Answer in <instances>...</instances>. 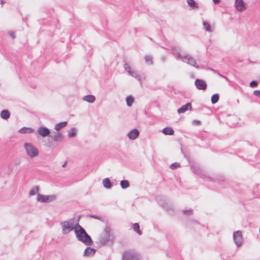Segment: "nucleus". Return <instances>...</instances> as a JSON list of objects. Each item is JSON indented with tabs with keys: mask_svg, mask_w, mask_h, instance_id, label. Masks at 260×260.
I'll return each instance as SVG.
<instances>
[{
	"mask_svg": "<svg viewBox=\"0 0 260 260\" xmlns=\"http://www.w3.org/2000/svg\"><path fill=\"white\" fill-rule=\"evenodd\" d=\"M74 233L77 239L84 244L86 246H91L93 244V241L85 230L79 224V223H75V228Z\"/></svg>",
	"mask_w": 260,
	"mask_h": 260,
	"instance_id": "obj_1",
	"label": "nucleus"
},
{
	"mask_svg": "<svg viewBox=\"0 0 260 260\" xmlns=\"http://www.w3.org/2000/svg\"><path fill=\"white\" fill-rule=\"evenodd\" d=\"M74 218H71L68 221L60 222V225L62 227V232L63 235L68 234L71 231L74 230L75 228V224H74Z\"/></svg>",
	"mask_w": 260,
	"mask_h": 260,
	"instance_id": "obj_2",
	"label": "nucleus"
},
{
	"mask_svg": "<svg viewBox=\"0 0 260 260\" xmlns=\"http://www.w3.org/2000/svg\"><path fill=\"white\" fill-rule=\"evenodd\" d=\"M109 230V228H106L105 230V236L100 238V243L101 245L113 244L114 237L110 234Z\"/></svg>",
	"mask_w": 260,
	"mask_h": 260,
	"instance_id": "obj_3",
	"label": "nucleus"
},
{
	"mask_svg": "<svg viewBox=\"0 0 260 260\" xmlns=\"http://www.w3.org/2000/svg\"><path fill=\"white\" fill-rule=\"evenodd\" d=\"M24 148L27 154L31 157L37 156L39 154V151L37 148L34 146L31 143H25Z\"/></svg>",
	"mask_w": 260,
	"mask_h": 260,
	"instance_id": "obj_4",
	"label": "nucleus"
},
{
	"mask_svg": "<svg viewBox=\"0 0 260 260\" xmlns=\"http://www.w3.org/2000/svg\"><path fill=\"white\" fill-rule=\"evenodd\" d=\"M56 199V196L55 194L44 195L38 193L37 200L41 203H50L55 201Z\"/></svg>",
	"mask_w": 260,
	"mask_h": 260,
	"instance_id": "obj_5",
	"label": "nucleus"
},
{
	"mask_svg": "<svg viewBox=\"0 0 260 260\" xmlns=\"http://www.w3.org/2000/svg\"><path fill=\"white\" fill-rule=\"evenodd\" d=\"M191 171L198 176L205 179V175L204 174L201 167L199 165L194 161L189 162Z\"/></svg>",
	"mask_w": 260,
	"mask_h": 260,
	"instance_id": "obj_6",
	"label": "nucleus"
},
{
	"mask_svg": "<svg viewBox=\"0 0 260 260\" xmlns=\"http://www.w3.org/2000/svg\"><path fill=\"white\" fill-rule=\"evenodd\" d=\"M121 260H140V255L133 251H125L122 254Z\"/></svg>",
	"mask_w": 260,
	"mask_h": 260,
	"instance_id": "obj_7",
	"label": "nucleus"
},
{
	"mask_svg": "<svg viewBox=\"0 0 260 260\" xmlns=\"http://www.w3.org/2000/svg\"><path fill=\"white\" fill-rule=\"evenodd\" d=\"M51 130L45 126H40L36 132V136L38 138L42 137L45 138L46 137H50Z\"/></svg>",
	"mask_w": 260,
	"mask_h": 260,
	"instance_id": "obj_8",
	"label": "nucleus"
},
{
	"mask_svg": "<svg viewBox=\"0 0 260 260\" xmlns=\"http://www.w3.org/2000/svg\"><path fill=\"white\" fill-rule=\"evenodd\" d=\"M205 180L216 182L219 184H222L223 182H224L225 178L222 175L218 174L215 176L213 178L209 176H205Z\"/></svg>",
	"mask_w": 260,
	"mask_h": 260,
	"instance_id": "obj_9",
	"label": "nucleus"
},
{
	"mask_svg": "<svg viewBox=\"0 0 260 260\" xmlns=\"http://www.w3.org/2000/svg\"><path fill=\"white\" fill-rule=\"evenodd\" d=\"M233 239L236 245L239 247L242 244L243 238L242 232L240 231H237L233 234Z\"/></svg>",
	"mask_w": 260,
	"mask_h": 260,
	"instance_id": "obj_10",
	"label": "nucleus"
},
{
	"mask_svg": "<svg viewBox=\"0 0 260 260\" xmlns=\"http://www.w3.org/2000/svg\"><path fill=\"white\" fill-rule=\"evenodd\" d=\"M194 85L198 90H205L207 87L206 82L200 79H197L194 81Z\"/></svg>",
	"mask_w": 260,
	"mask_h": 260,
	"instance_id": "obj_11",
	"label": "nucleus"
},
{
	"mask_svg": "<svg viewBox=\"0 0 260 260\" xmlns=\"http://www.w3.org/2000/svg\"><path fill=\"white\" fill-rule=\"evenodd\" d=\"M235 6L236 10L240 12L246 9V4L243 0H235Z\"/></svg>",
	"mask_w": 260,
	"mask_h": 260,
	"instance_id": "obj_12",
	"label": "nucleus"
},
{
	"mask_svg": "<svg viewBox=\"0 0 260 260\" xmlns=\"http://www.w3.org/2000/svg\"><path fill=\"white\" fill-rule=\"evenodd\" d=\"M139 134V131L137 128H134L128 133L127 136L130 140H134L138 137Z\"/></svg>",
	"mask_w": 260,
	"mask_h": 260,
	"instance_id": "obj_13",
	"label": "nucleus"
},
{
	"mask_svg": "<svg viewBox=\"0 0 260 260\" xmlns=\"http://www.w3.org/2000/svg\"><path fill=\"white\" fill-rule=\"evenodd\" d=\"M54 135H50V138L53 140L54 142H61L64 136L60 133H57L55 131L53 132Z\"/></svg>",
	"mask_w": 260,
	"mask_h": 260,
	"instance_id": "obj_14",
	"label": "nucleus"
},
{
	"mask_svg": "<svg viewBox=\"0 0 260 260\" xmlns=\"http://www.w3.org/2000/svg\"><path fill=\"white\" fill-rule=\"evenodd\" d=\"M192 110V105L190 103H187L185 105L182 106L177 110L179 114L185 113L187 110Z\"/></svg>",
	"mask_w": 260,
	"mask_h": 260,
	"instance_id": "obj_15",
	"label": "nucleus"
},
{
	"mask_svg": "<svg viewBox=\"0 0 260 260\" xmlns=\"http://www.w3.org/2000/svg\"><path fill=\"white\" fill-rule=\"evenodd\" d=\"M96 250L93 248H92L91 247H87L84 251L83 256L86 257H89L93 256Z\"/></svg>",
	"mask_w": 260,
	"mask_h": 260,
	"instance_id": "obj_16",
	"label": "nucleus"
},
{
	"mask_svg": "<svg viewBox=\"0 0 260 260\" xmlns=\"http://www.w3.org/2000/svg\"><path fill=\"white\" fill-rule=\"evenodd\" d=\"M0 116L2 119L8 120L10 117L11 113L8 109H4L1 112Z\"/></svg>",
	"mask_w": 260,
	"mask_h": 260,
	"instance_id": "obj_17",
	"label": "nucleus"
},
{
	"mask_svg": "<svg viewBox=\"0 0 260 260\" xmlns=\"http://www.w3.org/2000/svg\"><path fill=\"white\" fill-rule=\"evenodd\" d=\"M34 131V129L31 127H23L18 131V132L21 134H31Z\"/></svg>",
	"mask_w": 260,
	"mask_h": 260,
	"instance_id": "obj_18",
	"label": "nucleus"
},
{
	"mask_svg": "<svg viewBox=\"0 0 260 260\" xmlns=\"http://www.w3.org/2000/svg\"><path fill=\"white\" fill-rule=\"evenodd\" d=\"M162 133L165 135H173L174 134V131L172 127H166L161 130Z\"/></svg>",
	"mask_w": 260,
	"mask_h": 260,
	"instance_id": "obj_19",
	"label": "nucleus"
},
{
	"mask_svg": "<svg viewBox=\"0 0 260 260\" xmlns=\"http://www.w3.org/2000/svg\"><path fill=\"white\" fill-rule=\"evenodd\" d=\"M83 100L90 103H93L95 101V97L94 95L92 94H88L85 95L83 98Z\"/></svg>",
	"mask_w": 260,
	"mask_h": 260,
	"instance_id": "obj_20",
	"label": "nucleus"
},
{
	"mask_svg": "<svg viewBox=\"0 0 260 260\" xmlns=\"http://www.w3.org/2000/svg\"><path fill=\"white\" fill-rule=\"evenodd\" d=\"M103 184L104 187L106 189H110L111 188V183L109 178H106L103 180Z\"/></svg>",
	"mask_w": 260,
	"mask_h": 260,
	"instance_id": "obj_21",
	"label": "nucleus"
},
{
	"mask_svg": "<svg viewBox=\"0 0 260 260\" xmlns=\"http://www.w3.org/2000/svg\"><path fill=\"white\" fill-rule=\"evenodd\" d=\"M68 124L67 121H62L56 124L55 125V129L57 131H60L62 128L65 127Z\"/></svg>",
	"mask_w": 260,
	"mask_h": 260,
	"instance_id": "obj_22",
	"label": "nucleus"
},
{
	"mask_svg": "<svg viewBox=\"0 0 260 260\" xmlns=\"http://www.w3.org/2000/svg\"><path fill=\"white\" fill-rule=\"evenodd\" d=\"M187 63L190 64V66H193L197 69L200 68V67L197 64L195 59L191 56L189 58V60L188 61H187Z\"/></svg>",
	"mask_w": 260,
	"mask_h": 260,
	"instance_id": "obj_23",
	"label": "nucleus"
},
{
	"mask_svg": "<svg viewBox=\"0 0 260 260\" xmlns=\"http://www.w3.org/2000/svg\"><path fill=\"white\" fill-rule=\"evenodd\" d=\"M135 99L132 95H128L126 98V103L128 107H131L134 102Z\"/></svg>",
	"mask_w": 260,
	"mask_h": 260,
	"instance_id": "obj_24",
	"label": "nucleus"
},
{
	"mask_svg": "<svg viewBox=\"0 0 260 260\" xmlns=\"http://www.w3.org/2000/svg\"><path fill=\"white\" fill-rule=\"evenodd\" d=\"M120 185L121 188L125 189L129 186L130 184L127 180H122L120 181Z\"/></svg>",
	"mask_w": 260,
	"mask_h": 260,
	"instance_id": "obj_25",
	"label": "nucleus"
},
{
	"mask_svg": "<svg viewBox=\"0 0 260 260\" xmlns=\"http://www.w3.org/2000/svg\"><path fill=\"white\" fill-rule=\"evenodd\" d=\"M40 190V187L38 185L35 186L29 192V195L30 196H32L35 195L36 193H38Z\"/></svg>",
	"mask_w": 260,
	"mask_h": 260,
	"instance_id": "obj_26",
	"label": "nucleus"
},
{
	"mask_svg": "<svg viewBox=\"0 0 260 260\" xmlns=\"http://www.w3.org/2000/svg\"><path fill=\"white\" fill-rule=\"evenodd\" d=\"M77 129L76 127H72L69 132L68 136L69 138H73L76 136Z\"/></svg>",
	"mask_w": 260,
	"mask_h": 260,
	"instance_id": "obj_27",
	"label": "nucleus"
},
{
	"mask_svg": "<svg viewBox=\"0 0 260 260\" xmlns=\"http://www.w3.org/2000/svg\"><path fill=\"white\" fill-rule=\"evenodd\" d=\"M188 6L192 9H197L199 6L194 0H187Z\"/></svg>",
	"mask_w": 260,
	"mask_h": 260,
	"instance_id": "obj_28",
	"label": "nucleus"
},
{
	"mask_svg": "<svg viewBox=\"0 0 260 260\" xmlns=\"http://www.w3.org/2000/svg\"><path fill=\"white\" fill-rule=\"evenodd\" d=\"M203 25L204 27V29L208 31V32H211L212 29L210 24L208 22L206 21H203Z\"/></svg>",
	"mask_w": 260,
	"mask_h": 260,
	"instance_id": "obj_29",
	"label": "nucleus"
},
{
	"mask_svg": "<svg viewBox=\"0 0 260 260\" xmlns=\"http://www.w3.org/2000/svg\"><path fill=\"white\" fill-rule=\"evenodd\" d=\"M219 99V95L218 93L213 94L211 98V102L212 104H215L218 102Z\"/></svg>",
	"mask_w": 260,
	"mask_h": 260,
	"instance_id": "obj_30",
	"label": "nucleus"
},
{
	"mask_svg": "<svg viewBox=\"0 0 260 260\" xmlns=\"http://www.w3.org/2000/svg\"><path fill=\"white\" fill-rule=\"evenodd\" d=\"M133 230L139 235H141L142 234V232L140 230V225L138 223H134Z\"/></svg>",
	"mask_w": 260,
	"mask_h": 260,
	"instance_id": "obj_31",
	"label": "nucleus"
},
{
	"mask_svg": "<svg viewBox=\"0 0 260 260\" xmlns=\"http://www.w3.org/2000/svg\"><path fill=\"white\" fill-rule=\"evenodd\" d=\"M146 63L152 65L153 63V61L152 60V56L151 55H146L144 57Z\"/></svg>",
	"mask_w": 260,
	"mask_h": 260,
	"instance_id": "obj_32",
	"label": "nucleus"
},
{
	"mask_svg": "<svg viewBox=\"0 0 260 260\" xmlns=\"http://www.w3.org/2000/svg\"><path fill=\"white\" fill-rule=\"evenodd\" d=\"M181 152L182 153L183 155H184V157L187 159V160L189 162H191L190 161V156L189 154L187 153V151L186 150H185L183 149H181Z\"/></svg>",
	"mask_w": 260,
	"mask_h": 260,
	"instance_id": "obj_33",
	"label": "nucleus"
},
{
	"mask_svg": "<svg viewBox=\"0 0 260 260\" xmlns=\"http://www.w3.org/2000/svg\"><path fill=\"white\" fill-rule=\"evenodd\" d=\"M132 77L135 78L136 79H137L138 81H141V77L140 76H139L138 75V74L135 71H132L131 72V73H130L129 74Z\"/></svg>",
	"mask_w": 260,
	"mask_h": 260,
	"instance_id": "obj_34",
	"label": "nucleus"
},
{
	"mask_svg": "<svg viewBox=\"0 0 260 260\" xmlns=\"http://www.w3.org/2000/svg\"><path fill=\"white\" fill-rule=\"evenodd\" d=\"M123 67L124 68L125 70L129 74H130V73H131V72L133 71L131 70L130 66L127 63L125 62L124 64Z\"/></svg>",
	"mask_w": 260,
	"mask_h": 260,
	"instance_id": "obj_35",
	"label": "nucleus"
},
{
	"mask_svg": "<svg viewBox=\"0 0 260 260\" xmlns=\"http://www.w3.org/2000/svg\"><path fill=\"white\" fill-rule=\"evenodd\" d=\"M181 165L180 163L178 162H174L171 165L170 168L172 170L176 169L179 167H180Z\"/></svg>",
	"mask_w": 260,
	"mask_h": 260,
	"instance_id": "obj_36",
	"label": "nucleus"
},
{
	"mask_svg": "<svg viewBox=\"0 0 260 260\" xmlns=\"http://www.w3.org/2000/svg\"><path fill=\"white\" fill-rule=\"evenodd\" d=\"M193 210L191 209L188 210H184L183 211V213L185 215H191L193 214Z\"/></svg>",
	"mask_w": 260,
	"mask_h": 260,
	"instance_id": "obj_37",
	"label": "nucleus"
},
{
	"mask_svg": "<svg viewBox=\"0 0 260 260\" xmlns=\"http://www.w3.org/2000/svg\"><path fill=\"white\" fill-rule=\"evenodd\" d=\"M190 57V56L187 54L182 55L181 59L182 60V61L187 63V61H188V60H189V58Z\"/></svg>",
	"mask_w": 260,
	"mask_h": 260,
	"instance_id": "obj_38",
	"label": "nucleus"
},
{
	"mask_svg": "<svg viewBox=\"0 0 260 260\" xmlns=\"http://www.w3.org/2000/svg\"><path fill=\"white\" fill-rule=\"evenodd\" d=\"M250 86L252 88L256 87L258 85V83L256 81L253 80L249 84Z\"/></svg>",
	"mask_w": 260,
	"mask_h": 260,
	"instance_id": "obj_39",
	"label": "nucleus"
},
{
	"mask_svg": "<svg viewBox=\"0 0 260 260\" xmlns=\"http://www.w3.org/2000/svg\"><path fill=\"white\" fill-rule=\"evenodd\" d=\"M88 217H90L91 218H94V219H99V220H101V218L102 217L98 216V215H94V214H88L87 215Z\"/></svg>",
	"mask_w": 260,
	"mask_h": 260,
	"instance_id": "obj_40",
	"label": "nucleus"
},
{
	"mask_svg": "<svg viewBox=\"0 0 260 260\" xmlns=\"http://www.w3.org/2000/svg\"><path fill=\"white\" fill-rule=\"evenodd\" d=\"M8 34L10 37L12 38V39H15L16 38L15 32L13 31H10L8 32Z\"/></svg>",
	"mask_w": 260,
	"mask_h": 260,
	"instance_id": "obj_41",
	"label": "nucleus"
},
{
	"mask_svg": "<svg viewBox=\"0 0 260 260\" xmlns=\"http://www.w3.org/2000/svg\"><path fill=\"white\" fill-rule=\"evenodd\" d=\"M157 22L159 24L160 26L164 25L165 23H166L165 21H164L162 20H158L156 19Z\"/></svg>",
	"mask_w": 260,
	"mask_h": 260,
	"instance_id": "obj_42",
	"label": "nucleus"
},
{
	"mask_svg": "<svg viewBox=\"0 0 260 260\" xmlns=\"http://www.w3.org/2000/svg\"><path fill=\"white\" fill-rule=\"evenodd\" d=\"M253 94L257 97L260 98V90H256L254 91Z\"/></svg>",
	"mask_w": 260,
	"mask_h": 260,
	"instance_id": "obj_43",
	"label": "nucleus"
},
{
	"mask_svg": "<svg viewBox=\"0 0 260 260\" xmlns=\"http://www.w3.org/2000/svg\"><path fill=\"white\" fill-rule=\"evenodd\" d=\"M193 124H196V125H200L201 124V122L200 120H194L192 122Z\"/></svg>",
	"mask_w": 260,
	"mask_h": 260,
	"instance_id": "obj_44",
	"label": "nucleus"
},
{
	"mask_svg": "<svg viewBox=\"0 0 260 260\" xmlns=\"http://www.w3.org/2000/svg\"><path fill=\"white\" fill-rule=\"evenodd\" d=\"M210 70L213 71L214 73H217V74H218L220 76H221L222 77H224V78H226L225 77H224V76L221 75L220 73H219V72L217 71H216V70H214L213 69H211V68L210 69Z\"/></svg>",
	"mask_w": 260,
	"mask_h": 260,
	"instance_id": "obj_45",
	"label": "nucleus"
},
{
	"mask_svg": "<svg viewBox=\"0 0 260 260\" xmlns=\"http://www.w3.org/2000/svg\"><path fill=\"white\" fill-rule=\"evenodd\" d=\"M210 70L213 71L214 73H217V74H218L220 76H221L222 77H224V78H226L225 77H224V76L221 75L220 73H219V72L217 71H216V70H214L213 69H211V68L210 69Z\"/></svg>",
	"mask_w": 260,
	"mask_h": 260,
	"instance_id": "obj_46",
	"label": "nucleus"
},
{
	"mask_svg": "<svg viewBox=\"0 0 260 260\" xmlns=\"http://www.w3.org/2000/svg\"><path fill=\"white\" fill-rule=\"evenodd\" d=\"M210 70L213 71L214 73H217V74H218L220 76H221L222 77H224V78H226L225 77H224V76L221 75L220 73H219V72L217 71H216V70H214L213 69H211V68L210 69Z\"/></svg>",
	"mask_w": 260,
	"mask_h": 260,
	"instance_id": "obj_47",
	"label": "nucleus"
},
{
	"mask_svg": "<svg viewBox=\"0 0 260 260\" xmlns=\"http://www.w3.org/2000/svg\"><path fill=\"white\" fill-rule=\"evenodd\" d=\"M160 60L162 62H165L166 60V57L165 55L162 56L160 58Z\"/></svg>",
	"mask_w": 260,
	"mask_h": 260,
	"instance_id": "obj_48",
	"label": "nucleus"
},
{
	"mask_svg": "<svg viewBox=\"0 0 260 260\" xmlns=\"http://www.w3.org/2000/svg\"><path fill=\"white\" fill-rule=\"evenodd\" d=\"M213 3L215 5H217L220 3V0H212Z\"/></svg>",
	"mask_w": 260,
	"mask_h": 260,
	"instance_id": "obj_49",
	"label": "nucleus"
},
{
	"mask_svg": "<svg viewBox=\"0 0 260 260\" xmlns=\"http://www.w3.org/2000/svg\"><path fill=\"white\" fill-rule=\"evenodd\" d=\"M182 55H181V54L179 52H177V53L176 54V57H177V58L181 59V57H182Z\"/></svg>",
	"mask_w": 260,
	"mask_h": 260,
	"instance_id": "obj_50",
	"label": "nucleus"
},
{
	"mask_svg": "<svg viewBox=\"0 0 260 260\" xmlns=\"http://www.w3.org/2000/svg\"><path fill=\"white\" fill-rule=\"evenodd\" d=\"M81 217V215H79V216H78L77 219L76 220V223H79V221Z\"/></svg>",
	"mask_w": 260,
	"mask_h": 260,
	"instance_id": "obj_51",
	"label": "nucleus"
},
{
	"mask_svg": "<svg viewBox=\"0 0 260 260\" xmlns=\"http://www.w3.org/2000/svg\"><path fill=\"white\" fill-rule=\"evenodd\" d=\"M67 163H68V161H66L62 165V167L63 168H65L67 165Z\"/></svg>",
	"mask_w": 260,
	"mask_h": 260,
	"instance_id": "obj_52",
	"label": "nucleus"
},
{
	"mask_svg": "<svg viewBox=\"0 0 260 260\" xmlns=\"http://www.w3.org/2000/svg\"><path fill=\"white\" fill-rule=\"evenodd\" d=\"M46 145L47 146H48V147H50V146H51V143L50 142V141H48V142L47 144H46Z\"/></svg>",
	"mask_w": 260,
	"mask_h": 260,
	"instance_id": "obj_53",
	"label": "nucleus"
},
{
	"mask_svg": "<svg viewBox=\"0 0 260 260\" xmlns=\"http://www.w3.org/2000/svg\"><path fill=\"white\" fill-rule=\"evenodd\" d=\"M191 221H192V222H193L194 223H197V224H200V222L198 220H192Z\"/></svg>",
	"mask_w": 260,
	"mask_h": 260,
	"instance_id": "obj_54",
	"label": "nucleus"
},
{
	"mask_svg": "<svg viewBox=\"0 0 260 260\" xmlns=\"http://www.w3.org/2000/svg\"><path fill=\"white\" fill-rule=\"evenodd\" d=\"M5 3V2L4 1H3V0L1 1V4L2 5L4 4Z\"/></svg>",
	"mask_w": 260,
	"mask_h": 260,
	"instance_id": "obj_55",
	"label": "nucleus"
},
{
	"mask_svg": "<svg viewBox=\"0 0 260 260\" xmlns=\"http://www.w3.org/2000/svg\"><path fill=\"white\" fill-rule=\"evenodd\" d=\"M175 47H173V48H172V50H173V51H174V50H175Z\"/></svg>",
	"mask_w": 260,
	"mask_h": 260,
	"instance_id": "obj_56",
	"label": "nucleus"
}]
</instances>
